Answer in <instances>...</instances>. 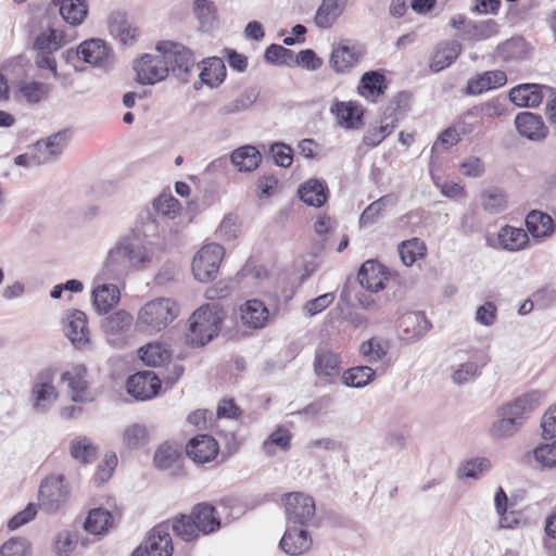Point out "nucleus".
Wrapping results in <instances>:
<instances>
[{"label":"nucleus","mask_w":556,"mask_h":556,"mask_svg":"<svg viewBox=\"0 0 556 556\" xmlns=\"http://www.w3.org/2000/svg\"><path fill=\"white\" fill-rule=\"evenodd\" d=\"M230 161L239 172L249 173L258 167L262 155L255 147L243 146L232 151Z\"/></svg>","instance_id":"nucleus-36"},{"label":"nucleus","mask_w":556,"mask_h":556,"mask_svg":"<svg viewBox=\"0 0 556 556\" xmlns=\"http://www.w3.org/2000/svg\"><path fill=\"white\" fill-rule=\"evenodd\" d=\"M65 320V336L72 344L79 350L89 349L91 339L87 327V315L79 309H72L66 314Z\"/></svg>","instance_id":"nucleus-13"},{"label":"nucleus","mask_w":556,"mask_h":556,"mask_svg":"<svg viewBox=\"0 0 556 556\" xmlns=\"http://www.w3.org/2000/svg\"><path fill=\"white\" fill-rule=\"evenodd\" d=\"M134 68L137 75V81L141 85H154L164 80L169 66L166 64L164 53L144 54L135 62Z\"/></svg>","instance_id":"nucleus-10"},{"label":"nucleus","mask_w":556,"mask_h":556,"mask_svg":"<svg viewBox=\"0 0 556 556\" xmlns=\"http://www.w3.org/2000/svg\"><path fill=\"white\" fill-rule=\"evenodd\" d=\"M515 125L520 136L530 140H540L546 136V127L541 116L531 112H521L515 118Z\"/></svg>","instance_id":"nucleus-26"},{"label":"nucleus","mask_w":556,"mask_h":556,"mask_svg":"<svg viewBox=\"0 0 556 556\" xmlns=\"http://www.w3.org/2000/svg\"><path fill=\"white\" fill-rule=\"evenodd\" d=\"M357 278L361 286L368 291L378 292L384 288L383 267L376 261H366L361 266Z\"/></svg>","instance_id":"nucleus-30"},{"label":"nucleus","mask_w":556,"mask_h":556,"mask_svg":"<svg viewBox=\"0 0 556 556\" xmlns=\"http://www.w3.org/2000/svg\"><path fill=\"white\" fill-rule=\"evenodd\" d=\"M376 372L369 366H356L342 374V382L352 388H363L375 379Z\"/></svg>","instance_id":"nucleus-48"},{"label":"nucleus","mask_w":556,"mask_h":556,"mask_svg":"<svg viewBox=\"0 0 556 556\" xmlns=\"http://www.w3.org/2000/svg\"><path fill=\"white\" fill-rule=\"evenodd\" d=\"M60 14L73 26L79 25L87 16L88 8L84 0H61Z\"/></svg>","instance_id":"nucleus-45"},{"label":"nucleus","mask_w":556,"mask_h":556,"mask_svg":"<svg viewBox=\"0 0 556 556\" xmlns=\"http://www.w3.org/2000/svg\"><path fill=\"white\" fill-rule=\"evenodd\" d=\"M489 245L508 252H519L530 247V238L527 230L505 225L498 230L496 241L489 242Z\"/></svg>","instance_id":"nucleus-17"},{"label":"nucleus","mask_w":556,"mask_h":556,"mask_svg":"<svg viewBox=\"0 0 556 556\" xmlns=\"http://www.w3.org/2000/svg\"><path fill=\"white\" fill-rule=\"evenodd\" d=\"M81 60L99 67H108L111 64V54L101 39H89L80 45Z\"/></svg>","instance_id":"nucleus-27"},{"label":"nucleus","mask_w":556,"mask_h":556,"mask_svg":"<svg viewBox=\"0 0 556 556\" xmlns=\"http://www.w3.org/2000/svg\"><path fill=\"white\" fill-rule=\"evenodd\" d=\"M109 28L111 35L118 39L123 45L129 43L136 37V28L130 27L122 14L112 15Z\"/></svg>","instance_id":"nucleus-52"},{"label":"nucleus","mask_w":556,"mask_h":556,"mask_svg":"<svg viewBox=\"0 0 556 556\" xmlns=\"http://www.w3.org/2000/svg\"><path fill=\"white\" fill-rule=\"evenodd\" d=\"M21 96L29 103L39 102L48 94V87L39 81H21L18 85Z\"/></svg>","instance_id":"nucleus-56"},{"label":"nucleus","mask_w":556,"mask_h":556,"mask_svg":"<svg viewBox=\"0 0 556 556\" xmlns=\"http://www.w3.org/2000/svg\"><path fill=\"white\" fill-rule=\"evenodd\" d=\"M358 93L371 101L383 94L387 89V80L382 71H369L362 75L358 84Z\"/></svg>","instance_id":"nucleus-33"},{"label":"nucleus","mask_w":556,"mask_h":556,"mask_svg":"<svg viewBox=\"0 0 556 556\" xmlns=\"http://www.w3.org/2000/svg\"><path fill=\"white\" fill-rule=\"evenodd\" d=\"M298 194L307 205L320 207L327 201V185L318 179H309L299 187Z\"/></svg>","instance_id":"nucleus-37"},{"label":"nucleus","mask_w":556,"mask_h":556,"mask_svg":"<svg viewBox=\"0 0 556 556\" xmlns=\"http://www.w3.org/2000/svg\"><path fill=\"white\" fill-rule=\"evenodd\" d=\"M485 364L486 361L478 363L475 357H469L467 361L454 366L451 375L453 383L463 386L475 380L480 376Z\"/></svg>","instance_id":"nucleus-41"},{"label":"nucleus","mask_w":556,"mask_h":556,"mask_svg":"<svg viewBox=\"0 0 556 556\" xmlns=\"http://www.w3.org/2000/svg\"><path fill=\"white\" fill-rule=\"evenodd\" d=\"M268 316L267 307L260 300H248L240 306V319L248 328H263L268 320Z\"/></svg>","instance_id":"nucleus-25"},{"label":"nucleus","mask_w":556,"mask_h":556,"mask_svg":"<svg viewBox=\"0 0 556 556\" xmlns=\"http://www.w3.org/2000/svg\"><path fill=\"white\" fill-rule=\"evenodd\" d=\"M490 469V459L485 457H478L466 462L460 468V475L466 478L479 479Z\"/></svg>","instance_id":"nucleus-57"},{"label":"nucleus","mask_w":556,"mask_h":556,"mask_svg":"<svg viewBox=\"0 0 556 556\" xmlns=\"http://www.w3.org/2000/svg\"><path fill=\"white\" fill-rule=\"evenodd\" d=\"M290 440H291L290 431L285 428H278L264 442L263 448L267 455L274 454V451L271 450V447L274 445L280 447L283 451H287L290 447Z\"/></svg>","instance_id":"nucleus-58"},{"label":"nucleus","mask_w":556,"mask_h":556,"mask_svg":"<svg viewBox=\"0 0 556 556\" xmlns=\"http://www.w3.org/2000/svg\"><path fill=\"white\" fill-rule=\"evenodd\" d=\"M225 312L219 303H207L200 306L189 319L187 342L192 346H203L220 330Z\"/></svg>","instance_id":"nucleus-3"},{"label":"nucleus","mask_w":556,"mask_h":556,"mask_svg":"<svg viewBox=\"0 0 556 556\" xmlns=\"http://www.w3.org/2000/svg\"><path fill=\"white\" fill-rule=\"evenodd\" d=\"M481 204L490 214L502 213L507 207L506 194L497 187L486 188L481 192Z\"/></svg>","instance_id":"nucleus-47"},{"label":"nucleus","mask_w":556,"mask_h":556,"mask_svg":"<svg viewBox=\"0 0 556 556\" xmlns=\"http://www.w3.org/2000/svg\"><path fill=\"white\" fill-rule=\"evenodd\" d=\"M365 47L356 40L344 38L332 43L329 65L337 74H348L362 61Z\"/></svg>","instance_id":"nucleus-5"},{"label":"nucleus","mask_w":556,"mask_h":556,"mask_svg":"<svg viewBox=\"0 0 556 556\" xmlns=\"http://www.w3.org/2000/svg\"><path fill=\"white\" fill-rule=\"evenodd\" d=\"M153 208L159 215L174 219L180 211V203L172 194L164 193L153 201Z\"/></svg>","instance_id":"nucleus-53"},{"label":"nucleus","mask_w":556,"mask_h":556,"mask_svg":"<svg viewBox=\"0 0 556 556\" xmlns=\"http://www.w3.org/2000/svg\"><path fill=\"white\" fill-rule=\"evenodd\" d=\"M156 51L164 53L166 64L174 76L180 80H187L194 65L192 52L188 48L177 42L163 41L156 46Z\"/></svg>","instance_id":"nucleus-7"},{"label":"nucleus","mask_w":556,"mask_h":556,"mask_svg":"<svg viewBox=\"0 0 556 556\" xmlns=\"http://www.w3.org/2000/svg\"><path fill=\"white\" fill-rule=\"evenodd\" d=\"M131 325L135 326V319L130 313L118 309L105 317L101 323V328L108 337L125 333Z\"/></svg>","instance_id":"nucleus-38"},{"label":"nucleus","mask_w":556,"mask_h":556,"mask_svg":"<svg viewBox=\"0 0 556 556\" xmlns=\"http://www.w3.org/2000/svg\"><path fill=\"white\" fill-rule=\"evenodd\" d=\"M123 237L128 238L134 247L144 248L148 260L152 262L155 240L161 237L159 222L149 210H144L139 213L130 232Z\"/></svg>","instance_id":"nucleus-4"},{"label":"nucleus","mask_w":556,"mask_h":556,"mask_svg":"<svg viewBox=\"0 0 556 556\" xmlns=\"http://www.w3.org/2000/svg\"><path fill=\"white\" fill-rule=\"evenodd\" d=\"M498 418L494 420L490 428L489 434L495 440H506L514 437L522 428L515 418L506 415L502 408L497 410Z\"/></svg>","instance_id":"nucleus-39"},{"label":"nucleus","mask_w":556,"mask_h":556,"mask_svg":"<svg viewBox=\"0 0 556 556\" xmlns=\"http://www.w3.org/2000/svg\"><path fill=\"white\" fill-rule=\"evenodd\" d=\"M68 494L63 476H50L40 484V506L50 513L58 511L66 503Z\"/></svg>","instance_id":"nucleus-11"},{"label":"nucleus","mask_w":556,"mask_h":556,"mask_svg":"<svg viewBox=\"0 0 556 556\" xmlns=\"http://www.w3.org/2000/svg\"><path fill=\"white\" fill-rule=\"evenodd\" d=\"M544 396L545 394L543 391L532 390L517 396L513 401L502 405L500 408H502L506 415L519 421V425L523 427L530 415L541 406Z\"/></svg>","instance_id":"nucleus-12"},{"label":"nucleus","mask_w":556,"mask_h":556,"mask_svg":"<svg viewBox=\"0 0 556 556\" xmlns=\"http://www.w3.org/2000/svg\"><path fill=\"white\" fill-rule=\"evenodd\" d=\"M225 250L218 243L203 245L192 261V273L200 282H208L216 278Z\"/></svg>","instance_id":"nucleus-6"},{"label":"nucleus","mask_w":556,"mask_h":556,"mask_svg":"<svg viewBox=\"0 0 556 556\" xmlns=\"http://www.w3.org/2000/svg\"><path fill=\"white\" fill-rule=\"evenodd\" d=\"M70 452L73 458L83 464L92 462L97 456V447L86 437L74 439L71 442Z\"/></svg>","instance_id":"nucleus-51"},{"label":"nucleus","mask_w":556,"mask_h":556,"mask_svg":"<svg viewBox=\"0 0 556 556\" xmlns=\"http://www.w3.org/2000/svg\"><path fill=\"white\" fill-rule=\"evenodd\" d=\"M149 263L147 250L134 247L128 238L122 236L108 251L94 281H121L131 270L141 269Z\"/></svg>","instance_id":"nucleus-1"},{"label":"nucleus","mask_w":556,"mask_h":556,"mask_svg":"<svg viewBox=\"0 0 556 556\" xmlns=\"http://www.w3.org/2000/svg\"><path fill=\"white\" fill-rule=\"evenodd\" d=\"M389 342L382 338L372 337L359 345V354L368 363L381 361L389 351Z\"/></svg>","instance_id":"nucleus-46"},{"label":"nucleus","mask_w":556,"mask_h":556,"mask_svg":"<svg viewBox=\"0 0 556 556\" xmlns=\"http://www.w3.org/2000/svg\"><path fill=\"white\" fill-rule=\"evenodd\" d=\"M391 202L389 197H381L377 201L369 204L362 213L359 217V224L362 226L375 223L381 215L387 203Z\"/></svg>","instance_id":"nucleus-62"},{"label":"nucleus","mask_w":556,"mask_h":556,"mask_svg":"<svg viewBox=\"0 0 556 556\" xmlns=\"http://www.w3.org/2000/svg\"><path fill=\"white\" fill-rule=\"evenodd\" d=\"M285 506L288 520L294 525H305L315 514L314 500L301 492L288 494Z\"/></svg>","instance_id":"nucleus-14"},{"label":"nucleus","mask_w":556,"mask_h":556,"mask_svg":"<svg viewBox=\"0 0 556 556\" xmlns=\"http://www.w3.org/2000/svg\"><path fill=\"white\" fill-rule=\"evenodd\" d=\"M195 519L197 527L202 534H210L220 528V519L216 515V509L210 504L201 503L193 507L191 511Z\"/></svg>","instance_id":"nucleus-35"},{"label":"nucleus","mask_w":556,"mask_h":556,"mask_svg":"<svg viewBox=\"0 0 556 556\" xmlns=\"http://www.w3.org/2000/svg\"><path fill=\"white\" fill-rule=\"evenodd\" d=\"M126 387L127 392L136 400L146 401L157 394L161 380L153 371H139L127 379Z\"/></svg>","instance_id":"nucleus-15"},{"label":"nucleus","mask_w":556,"mask_h":556,"mask_svg":"<svg viewBox=\"0 0 556 556\" xmlns=\"http://www.w3.org/2000/svg\"><path fill=\"white\" fill-rule=\"evenodd\" d=\"M463 51L457 40H444L437 45L430 58L429 66L432 72L439 73L451 66Z\"/></svg>","instance_id":"nucleus-22"},{"label":"nucleus","mask_w":556,"mask_h":556,"mask_svg":"<svg viewBox=\"0 0 556 556\" xmlns=\"http://www.w3.org/2000/svg\"><path fill=\"white\" fill-rule=\"evenodd\" d=\"M498 33V24L494 20L469 21L460 38L469 42L488 40Z\"/></svg>","instance_id":"nucleus-34"},{"label":"nucleus","mask_w":556,"mask_h":556,"mask_svg":"<svg viewBox=\"0 0 556 556\" xmlns=\"http://www.w3.org/2000/svg\"><path fill=\"white\" fill-rule=\"evenodd\" d=\"M312 544L306 530L288 528L280 540V548L292 556L301 555L306 552Z\"/></svg>","instance_id":"nucleus-32"},{"label":"nucleus","mask_w":556,"mask_h":556,"mask_svg":"<svg viewBox=\"0 0 556 556\" xmlns=\"http://www.w3.org/2000/svg\"><path fill=\"white\" fill-rule=\"evenodd\" d=\"M35 47L38 51L53 52L56 51L60 45V34L55 29H49L40 34L35 41Z\"/></svg>","instance_id":"nucleus-63"},{"label":"nucleus","mask_w":556,"mask_h":556,"mask_svg":"<svg viewBox=\"0 0 556 556\" xmlns=\"http://www.w3.org/2000/svg\"><path fill=\"white\" fill-rule=\"evenodd\" d=\"M113 523L111 513L103 508L91 509L85 520V530L94 535H101L109 531Z\"/></svg>","instance_id":"nucleus-43"},{"label":"nucleus","mask_w":556,"mask_h":556,"mask_svg":"<svg viewBox=\"0 0 556 556\" xmlns=\"http://www.w3.org/2000/svg\"><path fill=\"white\" fill-rule=\"evenodd\" d=\"M399 327L401 329L403 340L415 342L428 332L431 324L424 313L409 312L403 315Z\"/></svg>","instance_id":"nucleus-24"},{"label":"nucleus","mask_w":556,"mask_h":556,"mask_svg":"<svg viewBox=\"0 0 556 556\" xmlns=\"http://www.w3.org/2000/svg\"><path fill=\"white\" fill-rule=\"evenodd\" d=\"M534 458L543 468L556 467V440L552 443L541 444L534 451Z\"/></svg>","instance_id":"nucleus-59"},{"label":"nucleus","mask_w":556,"mask_h":556,"mask_svg":"<svg viewBox=\"0 0 556 556\" xmlns=\"http://www.w3.org/2000/svg\"><path fill=\"white\" fill-rule=\"evenodd\" d=\"M186 453L194 463L205 464L216 457L218 444L213 437L199 434L188 442Z\"/></svg>","instance_id":"nucleus-21"},{"label":"nucleus","mask_w":556,"mask_h":556,"mask_svg":"<svg viewBox=\"0 0 556 556\" xmlns=\"http://www.w3.org/2000/svg\"><path fill=\"white\" fill-rule=\"evenodd\" d=\"M178 303L172 298H156L144 303L137 312L135 330L153 336L166 329L179 315Z\"/></svg>","instance_id":"nucleus-2"},{"label":"nucleus","mask_w":556,"mask_h":556,"mask_svg":"<svg viewBox=\"0 0 556 556\" xmlns=\"http://www.w3.org/2000/svg\"><path fill=\"white\" fill-rule=\"evenodd\" d=\"M29 545L25 539L14 538L7 541L0 548V556H27Z\"/></svg>","instance_id":"nucleus-64"},{"label":"nucleus","mask_w":556,"mask_h":556,"mask_svg":"<svg viewBox=\"0 0 556 556\" xmlns=\"http://www.w3.org/2000/svg\"><path fill=\"white\" fill-rule=\"evenodd\" d=\"M401 261L405 266H412L418 258L424 257L426 245L418 238H413L402 242L399 247Z\"/></svg>","instance_id":"nucleus-50"},{"label":"nucleus","mask_w":556,"mask_h":556,"mask_svg":"<svg viewBox=\"0 0 556 556\" xmlns=\"http://www.w3.org/2000/svg\"><path fill=\"white\" fill-rule=\"evenodd\" d=\"M340 355L327 349H317L314 359L315 375L326 383L336 381L340 374Z\"/></svg>","instance_id":"nucleus-18"},{"label":"nucleus","mask_w":556,"mask_h":556,"mask_svg":"<svg viewBox=\"0 0 556 556\" xmlns=\"http://www.w3.org/2000/svg\"><path fill=\"white\" fill-rule=\"evenodd\" d=\"M330 112L336 116L337 123L345 129H358L363 125V108L353 101H336Z\"/></svg>","instance_id":"nucleus-19"},{"label":"nucleus","mask_w":556,"mask_h":556,"mask_svg":"<svg viewBox=\"0 0 556 556\" xmlns=\"http://www.w3.org/2000/svg\"><path fill=\"white\" fill-rule=\"evenodd\" d=\"M348 0H321L314 23L320 29L331 28L342 15Z\"/></svg>","instance_id":"nucleus-28"},{"label":"nucleus","mask_w":556,"mask_h":556,"mask_svg":"<svg viewBox=\"0 0 556 556\" xmlns=\"http://www.w3.org/2000/svg\"><path fill=\"white\" fill-rule=\"evenodd\" d=\"M149 441L148 430L144 425L131 424L123 431V444L128 450H138Z\"/></svg>","instance_id":"nucleus-49"},{"label":"nucleus","mask_w":556,"mask_h":556,"mask_svg":"<svg viewBox=\"0 0 556 556\" xmlns=\"http://www.w3.org/2000/svg\"><path fill=\"white\" fill-rule=\"evenodd\" d=\"M58 396L53 370L46 369L39 372L30 393L33 408L36 412L46 413L56 402Z\"/></svg>","instance_id":"nucleus-9"},{"label":"nucleus","mask_w":556,"mask_h":556,"mask_svg":"<svg viewBox=\"0 0 556 556\" xmlns=\"http://www.w3.org/2000/svg\"><path fill=\"white\" fill-rule=\"evenodd\" d=\"M143 544L150 556H172L174 547L169 534V522L155 526Z\"/></svg>","instance_id":"nucleus-23"},{"label":"nucleus","mask_w":556,"mask_h":556,"mask_svg":"<svg viewBox=\"0 0 556 556\" xmlns=\"http://www.w3.org/2000/svg\"><path fill=\"white\" fill-rule=\"evenodd\" d=\"M526 226L528 235L530 233L534 239L551 237L556 230L554 219L548 214L538 210L528 213Z\"/></svg>","instance_id":"nucleus-31"},{"label":"nucleus","mask_w":556,"mask_h":556,"mask_svg":"<svg viewBox=\"0 0 556 556\" xmlns=\"http://www.w3.org/2000/svg\"><path fill=\"white\" fill-rule=\"evenodd\" d=\"M138 355L148 366H162L166 364L170 357V350L162 342H151L138 350Z\"/></svg>","instance_id":"nucleus-40"},{"label":"nucleus","mask_w":556,"mask_h":556,"mask_svg":"<svg viewBox=\"0 0 556 556\" xmlns=\"http://www.w3.org/2000/svg\"><path fill=\"white\" fill-rule=\"evenodd\" d=\"M168 522L169 530L172 529L177 536L186 542L197 540L201 534L192 514L179 515Z\"/></svg>","instance_id":"nucleus-44"},{"label":"nucleus","mask_w":556,"mask_h":556,"mask_svg":"<svg viewBox=\"0 0 556 556\" xmlns=\"http://www.w3.org/2000/svg\"><path fill=\"white\" fill-rule=\"evenodd\" d=\"M179 456L177 447L164 443L154 453V464L159 469H168L177 463Z\"/></svg>","instance_id":"nucleus-54"},{"label":"nucleus","mask_w":556,"mask_h":556,"mask_svg":"<svg viewBox=\"0 0 556 556\" xmlns=\"http://www.w3.org/2000/svg\"><path fill=\"white\" fill-rule=\"evenodd\" d=\"M226 77V65L220 58H208L203 61L200 79L203 84L214 88L219 86Z\"/></svg>","instance_id":"nucleus-42"},{"label":"nucleus","mask_w":556,"mask_h":556,"mask_svg":"<svg viewBox=\"0 0 556 556\" xmlns=\"http://www.w3.org/2000/svg\"><path fill=\"white\" fill-rule=\"evenodd\" d=\"M507 81L506 74L503 71H489L478 74L467 83V92L469 94H481L491 89L500 88Z\"/></svg>","instance_id":"nucleus-29"},{"label":"nucleus","mask_w":556,"mask_h":556,"mask_svg":"<svg viewBox=\"0 0 556 556\" xmlns=\"http://www.w3.org/2000/svg\"><path fill=\"white\" fill-rule=\"evenodd\" d=\"M92 306L100 314H106L121 300V292L115 283L109 281H94L91 292Z\"/></svg>","instance_id":"nucleus-20"},{"label":"nucleus","mask_w":556,"mask_h":556,"mask_svg":"<svg viewBox=\"0 0 556 556\" xmlns=\"http://www.w3.org/2000/svg\"><path fill=\"white\" fill-rule=\"evenodd\" d=\"M88 369L83 364L73 365L65 370L60 380L66 384L71 400L76 403H90L96 394L87 380Z\"/></svg>","instance_id":"nucleus-8"},{"label":"nucleus","mask_w":556,"mask_h":556,"mask_svg":"<svg viewBox=\"0 0 556 556\" xmlns=\"http://www.w3.org/2000/svg\"><path fill=\"white\" fill-rule=\"evenodd\" d=\"M503 113L504 108L497 100H491L480 106H475L468 110V116H473V118H493L501 116Z\"/></svg>","instance_id":"nucleus-60"},{"label":"nucleus","mask_w":556,"mask_h":556,"mask_svg":"<svg viewBox=\"0 0 556 556\" xmlns=\"http://www.w3.org/2000/svg\"><path fill=\"white\" fill-rule=\"evenodd\" d=\"M77 538L72 531H62L56 535L54 552L59 556H68L76 547Z\"/></svg>","instance_id":"nucleus-61"},{"label":"nucleus","mask_w":556,"mask_h":556,"mask_svg":"<svg viewBox=\"0 0 556 556\" xmlns=\"http://www.w3.org/2000/svg\"><path fill=\"white\" fill-rule=\"evenodd\" d=\"M294 52L280 45H270L265 51V60L268 63L277 65H293Z\"/></svg>","instance_id":"nucleus-55"},{"label":"nucleus","mask_w":556,"mask_h":556,"mask_svg":"<svg viewBox=\"0 0 556 556\" xmlns=\"http://www.w3.org/2000/svg\"><path fill=\"white\" fill-rule=\"evenodd\" d=\"M553 89L538 84H523L509 91V99L518 106H538L544 98H549Z\"/></svg>","instance_id":"nucleus-16"}]
</instances>
